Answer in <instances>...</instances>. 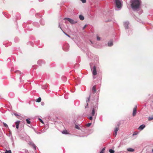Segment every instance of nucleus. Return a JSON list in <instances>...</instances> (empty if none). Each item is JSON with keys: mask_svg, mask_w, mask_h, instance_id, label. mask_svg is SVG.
Here are the masks:
<instances>
[{"mask_svg": "<svg viewBox=\"0 0 153 153\" xmlns=\"http://www.w3.org/2000/svg\"><path fill=\"white\" fill-rule=\"evenodd\" d=\"M92 73L93 75L94 76L96 75L97 74L96 69V66H93Z\"/></svg>", "mask_w": 153, "mask_h": 153, "instance_id": "5", "label": "nucleus"}, {"mask_svg": "<svg viewBox=\"0 0 153 153\" xmlns=\"http://www.w3.org/2000/svg\"><path fill=\"white\" fill-rule=\"evenodd\" d=\"M127 151L129 152H133L134 151V149L131 148H128L127 149Z\"/></svg>", "mask_w": 153, "mask_h": 153, "instance_id": "12", "label": "nucleus"}, {"mask_svg": "<svg viewBox=\"0 0 153 153\" xmlns=\"http://www.w3.org/2000/svg\"><path fill=\"white\" fill-rule=\"evenodd\" d=\"M131 2L132 8L134 10H137L139 7L141 1V0H131Z\"/></svg>", "mask_w": 153, "mask_h": 153, "instance_id": "1", "label": "nucleus"}, {"mask_svg": "<svg viewBox=\"0 0 153 153\" xmlns=\"http://www.w3.org/2000/svg\"><path fill=\"white\" fill-rule=\"evenodd\" d=\"M125 27L126 29H128V25H125Z\"/></svg>", "mask_w": 153, "mask_h": 153, "instance_id": "26", "label": "nucleus"}, {"mask_svg": "<svg viewBox=\"0 0 153 153\" xmlns=\"http://www.w3.org/2000/svg\"><path fill=\"white\" fill-rule=\"evenodd\" d=\"M115 3L117 7L119 8L121 7L122 4L120 0H115Z\"/></svg>", "mask_w": 153, "mask_h": 153, "instance_id": "2", "label": "nucleus"}, {"mask_svg": "<svg viewBox=\"0 0 153 153\" xmlns=\"http://www.w3.org/2000/svg\"><path fill=\"white\" fill-rule=\"evenodd\" d=\"M89 98H89H89H88V100H87V102L88 101V102H89Z\"/></svg>", "mask_w": 153, "mask_h": 153, "instance_id": "29", "label": "nucleus"}, {"mask_svg": "<svg viewBox=\"0 0 153 153\" xmlns=\"http://www.w3.org/2000/svg\"><path fill=\"white\" fill-rule=\"evenodd\" d=\"M97 39L98 40H100V38L98 36H97Z\"/></svg>", "mask_w": 153, "mask_h": 153, "instance_id": "27", "label": "nucleus"}, {"mask_svg": "<svg viewBox=\"0 0 153 153\" xmlns=\"http://www.w3.org/2000/svg\"><path fill=\"white\" fill-rule=\"evenodd\" d=\"M96 87L95 85L92 88V91L93 93H95L96 91Z\"/></svg>", "mask_w": 153, "mask_h": 153, "instance_id": "10", "label": "nucleus"}, {"mask_svg": "<svg viewBox=\"0 0 153 153\" xmlns=\"http://www.w3.org/2000/svg\"><path fill=\"white\" fill-rule=\"evenodd\" d=\"M86 27V25H85V26L83 27V28H84Z\"/></svg>", "mask_w": 153, "mask_h": 153, "instance_id": "31", "label": "nucleus"}, {"mask_svg": "<svg viewBox=\"0 0 153 153\" xmlns=\"http://www.w3.org/2000/svg\"><path fill=\"white\" fill-rule=\"evenodd\" d=\"M14 114L15 115V116H18V115L16 114L15 113Z\"/></svg>", "mask_w": 153, "mask_h": 153, "instance_id": "30", "label": "nucleus"}, {"mask_svg": "<svg viewBox=\"0 0 153 153\" xmlns=\"http://www.w3.org/2000/svg\"><path fill=\"white\" fill-rule=\"evenodd\" d=\"M145 125H142L139 126L138 129L139 130H142L145 128Z\"/></svg>", "mask_w": 153, "mask_h": 153, "instance_id": "8", "label": "nucleus"}, {"mask_svg": "<svg viewBox=\"0 0 153 153\" xmlns=\"http://www.w3.org/2000/svg\"><path fill=\"white\" fill-rule=\"evenodd\" d=\"M119 129V128L118 127H116L115 128V130H114L115 133H114L113 134L114 135L115 137H116V135L117 134V132L118 131Z\"/></svg>", "mask_w": 153, "mask_h": 153, "instance_id": "6", "label": "nucleus"}, {"mask_svg": "<svg viewBox=\"0 0 153 153\" xmlns=\"http://www.w3.org/2000/svg\"><path fill=\"white\" fill-rule=\"evenodd\" d=\"M105 148H103L100 152V153H104Z\"/></svg>", "mask_w": 153, "mask_h": 153, "instance_id": "17", "label": "nucleus"}, {"mask_svg": "<svg viewBox=\"0 0 153 153\" xmlns=\"http://www.w3.org/2000/svg\"><path fill=\"white\" fill-rule=\"evenodd\" d=\"M108 46H112L113 45V42L112 41H109L108 43Z\"/></svg>", "mask_w": 153, "mask_h": 153, "instance_id": "11", "label": "nucleus"}, {"mask_svg": "<svg viewBox=\"0 0 153 153\" xmlns=\"http://www.w3.org/2000/svg\"><path fill=\"white\" fill-rule=\"evenodd\" d=\"M149 120H153V116L151 117H149Z\"/></svg>", "mask_w": 153, "mask_h": 153, "instance_id": "20", "label": "nucleus"}, {"mask_svg": "<svg viewBox=\"0 0 153 153\" xmlns=\"http://www.w3.org/2000/svg\"><path fill=\"white\" fill-rule=\"evenodd\" d=\"M5 153H11V150H9V151L6 150Z\"/></svg>", "mask_w": 153, "mask_h": 153, "instance_id": "21", "label": "nucleus"}, {"mask_svg": "<svg viewBox=\"0 0 153 153\" xmlns=\"http://www.w3.org/2000/svg\"><path fill=\"white\" fill-rule=\"evenodd\" d=\"M41 99L40 97H39L36 100V102H40L41 101Z\"/></svg>", "mask_w": 153, "mask_h": 153, "instance_id": "15", "label": "nucleus"}, {"mask_svg": "<svg viewBox=\"0 0 153 153\" xmlns=\"http://www.w3.org/2000/svg\"><path fill=\"white\" fill-rule=\"evenodd\" d=\"M76 128H78L76 126Z\"/></svg>", "mask_w": 153, "mask_h": 153, "instance_id": "32", "label": "nucleus"}, {"mask_svg": "<svg viewBox=\"0 0 153 153\" xmlns=\"http://www.w3.org/2000/svg\"><path fill=\"white\" fill-rule=\"evenodd\" d=\"M91 123H88L86 124V126L87 127H89L91 125Z\"/></svg>", "mask_w": 153, "mask_h": 153, "instance_id": "23", "label": "nucleus"}, {"mask_svg": "<svg viewBox=\"0 0 153 153\" xmlns=\"http://www.w3.org/2000/svg\"><path fill=\"white\" fill-rule=\"evenodd\" d=\"M87 105L88 106V103H87Z\"/></svg>", "mask_w": 153, "mask_h": 153, "instance_id": "33", "label": "nucleus"}, {"mask_svg": "<svg viewBox=\"0 0 153 153\" xmlns=\"http://www.w3.org/2000/svg\"><path fill=\"white\" fill-rule=\"evenodd\" d=\"M62 133L63 134H68L67 132V131L66 130L63 131L62 132Z\"/></svg>", "mask_w": 153, "mask_h": 153, "instance_id": "18", "label": "nucleus"}, {"mask_svg": "<svg viewBox=\"0 0 153 153\" xmlns=\"http://www.w3.org/2000/svg\"><path fill=\"white\" fill-rule=\"evenodd\" d=\"M30 119H27L26 120V121L27 122V124H30Z\"/></svg>", "mask_w": 153, "mask_h": 153, "instance_id": "16", "label": "nucleus"}, {"mask_svg": "<svg viewBox=\"0 0 153 153\" xmlns=\"http://www.w3.org/2000/svg\"><path fill=\"white\" fill-rule=\"evenodd\" d=\"M64 33L66 36H67L69 37H70V35H69L68 34H67L66 33H65V32H64Z\"/></svg>", "mask_w": 153, "mask_h": 153, "instance_id": "24", "label": "nucleus"}, {"mask_svg": "<svg viewBox=\"0 0 153 153\" xmlns=\"http://www.w3.org/2000/svg\"><path fill=\"white\" fill-rule=\"evenodd\" d=\"M20 122L19 121H18L15 122L16 127L17 129H18L19 128V124Z\"/></svg>", "mask_w": 153, "mask_h": 153, "instance_id": "7", "label": "nucleus"}, {"mask_svg": "<svg viewBox=\"0 0 153 153\" xmlns=\"http://www.w3.org/2000/svg\"><path fill=\"white\" fill-rule=\"evenodd\" d=\"M29 144L30 145H31L33 147V149L35 150L36 149V146L33 143L30 142H29Z\"/></svg>", "mask_w": 153, "mask_h": 153, "instance_id": "9", "label": "nucleus"}, {"mask_svg": "<svg viewBox=\"0 0 153 153\" xmlns=\"http://www.w3.org/2000/svg\"><path fill=\"white\" fill-rule=\"evenodd\" d=\"M137 105H135L133 108V114H132V115L133 116H134L136 115V114L137 113Z\"/></svg>", "mask_w": 153, "mask_h": 153, "instance_id": "4", "label": "nucleus"}, {"mask_svg": "<svg viewBox=\"0 0 153 153\" xmlns=\"http://www.w3.org/2000/svg\"><path fill=\"white\" fill-rule=\"evenodd\" d=\"M94 113H95L94 110V108H93L92 111V112L91 113V115L94 116Z\"/></svg>", "mask_w": 153, "mask_h": 153, "instance_id": "14", "label": "nucleus"}, {"mask_svg": "<svg viewBox=\"0 0 153 153\" xmlns=\"http://www.w3.org/2000/svg\"><path fill=\"white\" fill-rule=\"evenodd\" d=\"M3 124L4 127H8V126L6 123H3Z\"/></svg>", "mask_w": 153, "mask_h": 153, "instance_id": "22", "label": "nucleus"}, {"mask_svg": "<svg viewBox=\"0 0 153 153\" xmlns=\"http://www.w3.org/2000/svg\"><path fill=\"white\" fill-rule=\"evenodd\" d=\"M64 20H67L71 24H74L76 22H75V21L72 19L69 18H65L64 19Z\"/></svg>", "mask_w": 153, "mask_h": 153, "instance_id": "3", "label": "nucleus"}, {"mask_svg": "<svg viewBox=\"0 0 153 153\" xmlns=\"http://www.w3.org/2000/svg\"><path fill=\"white\" fill-rule=\"evenodd\" d=\"M109 152L110 153H114L115 152H114V150L112 149H110L109 150Z\"/></svg>", "mask_w": 153, "mask_h": 153, "instance_id": "19", "label": "nucleus"}, {"mask_svg": "<svg viewBox=\"0 0 153 153\" xmlns=\"http://www.w3.org/2000/svg\"><path fill=\"white\" fill-rule=\"evenodd\" d=\"M39 120H40V121L42 123H43V121L41 120V119H39Z\"/></svg>", "mask_w": 153, "mask_h": 153, "instance_id": "25", "label": "nucleus"}, {"mask_svg": "<svg viewBox=\"0 0 153 153\" xmlns=\"http://www.w3.org/2000/svg\"><path fill=\"white\" fill-rule=\"evenodd\" d=\"M93 119V117H92L91 116V117H89V119L90 120H91Z\"/></svg>", "mask_w": 153, "mask_h": 153, "instance_id": "28", "label": "nucleus"}, {"mask_svg": "<svg viewBox=\"0 0 153 153\" xmlns=\"http://www.w3.org/2000/svg\"><path fill=\"white\" fill-rule=\"evenodd\" d=\"M79 19L81 20H83L84 19V16H83L81 15H79Z\"/></svg>", "mask_w": 153, "mask_h": 153, "instance_id": "13", "label": "nucleus"}]
</instances>
